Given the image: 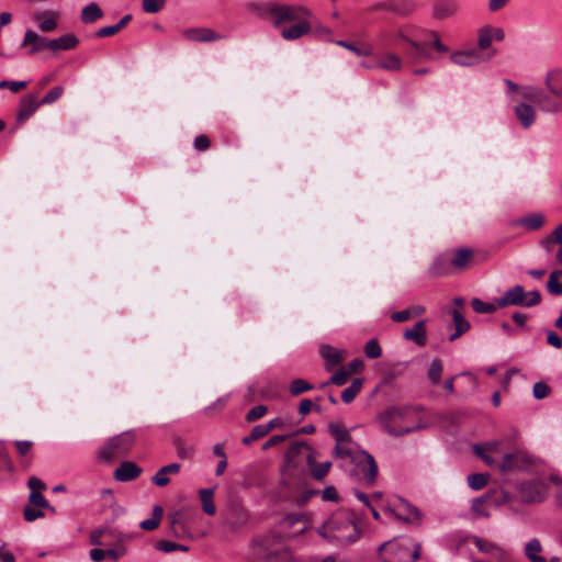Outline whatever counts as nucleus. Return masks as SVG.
<instances>
[{"mask_svg":"<svg viewBox=\"0 0 562 562\" xmlns=\"http://www.w3.org/2000/svg\"><path fill=\"white\" fill-rule=\"evenodd\" d=\"M313 451H314V449L306 442H293L288 448V451L285 453V459H286L288 463H295V458L302 454L307 460V457Z\"/></svg>","mask_w":562,"mask_h":562,"instance_id":"27","label":"nucleus"},{"mask_svg":"<svg viewBox=\"0 0 562 562\" xmlns=\"http://www.w3.org/2000/svg\"><path fill=\"white\" fill-rule=\"evenodd\" d=\"M395 514L398 519L409 522L419 521L422 518V514L418 508L404 501H401V503L397 505Z\"/></svg>","mask_w":562,"mask_h":562,"instance_id":"25","label":"nucleus"},{"mask_svg":"<svg viewBox=\"0 0 562 562\" xmlns=\"http://www.w3.org/2000/svg\"><path fill=\"white\" fill-rule=\"evenodd\" d=\"M336 44L355 53L357 56H371L372 55V48L370 46L358 47L355 44L347 42V41H337Z\"/></svg>","mask_w":562,"mask_h":562,"instance_id":"45","label":"nucleus"},{"mask_svg":"<svg viewBox=\"0 0 562 562\" xmlns=\"http://www.w3.org/2000/svg\"><path fill=\"white\" fill-rule=\"evenodd\" d=\"M50 50H71L76 48L79 44L78 37L72 33L64 34L57 38H52L49 41Z\"/></svg>","mask_w":562,"mask_h":562,"instance_id":"24","label":"nucleus"},{"mask_svg":"<svg viewBox=\"0 0 562 562\" xmlns=\"http://www.w3.org/2000/svg\"><path fill=\"white\" fill-rule=\"evenodd\" d=\"M471 305H472V308L474 310V312H476L479 314H491V313H494L496 311V308L498 307L496 302L494 304L486 303L480 299H473L471 301Z\"/></svg>","mask_w":562,"mask_h":562,"instance_id":"42","label":"nucleus"},{"mask_svg":"<svg viewBox=\"0 0 562 562\" xmlns=\"http://www.w3.org/2000/svg\"><path fill=\"white\" fill-rule=\"evenodd\" d=\"M312 19L313 18H306L304 20L297 21L296 23L290 26H283L281 30V36L285 41H294L304 36L312 30Z\"/></svg>","mask_w":562,"mask_h":562,"instance_id":"16","label":"nucleus"},{"mask_svg":"<svg viewBox=\"0 0 562 562\" xmlns=\"http://www.w3.org/2000/svg\"><path fill=\"white\" fill-rule=\"evenodd\" d=\"M41 106V102L34 94H27L21 99L16 112V122L23 124Z\"/></svg>","mask_w":562,"mask_h":562,"instance_id":"15","label":"nucleus"},{"mask_svg":"<svg viewBox=\"0 0 562 562\" xmlns=\"http://www.w3.org/2000/svg\"><path fill=\"white\" fill-rule=\"evenodd\" d=\"M546 218L542 213H530L518 220L517 224L525 227L528 231H537L542 227Z\"/></svg>","mask_w":562,"mask_h":562,"instance_id":"29","label":"nucleus"},{"mask_svg":"<svg viewBox=\"0 0 562 562\" xmlns=\"http://www.w3.org/2000/svg\"><path fill=\"white\" fill-rule=\"evenodd\" d=\"M155 548L157 550L166 552V553H170V552H173L176 550L188 551V547L187 546L179 544V543L171 542V541H166V540L158 541L156 543Z\"/></svg>","mask_w":562,"mask_h":562,"instance_id":"47","label":"nucleus"},{"mask_svg":"<svg viewBox=\"0 0 562 562\" xmlns=\"http://www.w3.org/2000/svg\"><path fill=\"white\" fill-rule=\"evenodd\" d=\"M199 495L203 512L210 516H213L216 512L213 502L214 491L212 488H202L200 490Z\"/></svg>","mask_w":562,"mask_h":562,"instance_id":"31","label":"nucleus"},{"mask_svg":"<svg viewBox=\"0 0 562 562\" xmlns=\"http://www.w3.org/2000/svg\"><path fill=\"white\" fill-rule=\"evenodd\" d=\"M364 353L370 359H376L381 356L382 349L376 339H370L364 346Z\"/></svg>","mask_w":562,"mask_h":562,"instance_id":"48","label":"nucleus"},{"mask_svg":"<svg viewBox=\"0 0 562 562\" xmlns=\"http://www.w3.org/2000/svg\"><path fill=\"white\" fill-rule=\"evenodd\" d=\"M442 373V363L440 359H434L427 371V376L432 384H439Z\"/></svg>","mask_w":562,"mask_h":562,"instance_id":"38","label":"nucleus"},{"mask_svg":"<svg viewBox=\"0 0 562 562\" xmlns=\"http://www.w3.org/2000/svg\"><path fill=\"white\" fill-rule=\"evenodd\" d=\"M362 387V379H355L351 384L345 389L341 393V400L344 403H351L359 394Z\"/></svg>","mask_w":562,"mask_h":562,"instance_id":"36","label":"nucleus"},{"mask_svg":"<svg viewBox=\"0 0 562 562\" xmlns=\"http://www.w3.org/2000/svg\"><path fill=\"white\" fill-rule=\"evenodd\" d=\"M412 317V310H402L398 312H394L391 315V319L397 323H403L408 321Z\"/></svg>","mask_w":562,"mask_h":562,"instance_id":"60","label":"nucleus"},{"mask_svg":"<svg viewBox=\"0 0 562 562\" xmlns=\"http://www.w3.org/2000/svg\"><path fill=\"white\" fill-rule=\"evenodd\" d=\"M493 55L494 52L488 54L487 57H484V55L479 50L469 49L451 54L450 59L453 64L458 66L470 67L491 58Z\"/></svg>","mask_w":562,"mask_h":562,"instance_id":"13","label":"nucleus"},{"mask_svg":"<svg viewBox=\"0 0 562 562\" xmlns=\"http://www.w3.org/2000/svg\"><path fill=\"white\" fill-rule=\"evenodd\" d=\"M27 486L30 487L31 492H40V493L46 488V484L36 476H31L27 480Z\"/></svg>","mask_w":562,"mask_h":562,"instance_id":"59","label":"nucleus"},{"mask_svg":"<svg viewBox=\"0 0 562 562\" xmlns=\"http://www.w3.org/2000/svg\"><path fill=\"white\" fill-rule=\"evenodd\" d=\"M29 501L33 506H36L38 508L49 507L48 502L40 492H31V494L29 496Z\"/></svg>","mask_w":562,"mask_h":562,"instance_id":"54","label":"nucleus"},{"mask_svg":"<svg viewBox=\"0 0 562 562\" xmlns=\"http://www.w3.org/2000/svg\"><path fill=\"white\" fill-rule=\"evenodd\" d=\"M514 114L522 128H530L537 119V112L535 106L527 102L517 103L514 109Z\"/></svg>","mask_w":562,"mask_h":562,"instance_id":"14","label":"nucleus"},{"mask_svg":"<svg viewBox=\"0 0 562 562\" xmlns=\"http://www.w3.org/2000/svg\"><path fill=\"white\" fill-rule=\"evenodd\" d=\"M125 554L124 547H116L113 549L105 550V558L111 559L112 561H116L121 559Z\"/></svg>","mask_w":562,"mask_h":562,"instance_id":"61","label":"nucleus"},{"mask_svg":"<svg viewBox=\"0 0 562 562\" xmlns=\"http://www.w3.org/2000/svg\"><path fill=\"white\" fill-rule=\"evenodd\" d=\"M103 15V12L98 3L91 2L88 5H86L81 11V21L85 24L93 23L97 20L101 19Z\"/></svg>","mask_w":562,"mask_h":562,"instance_id":"30","label":"nucleus"},{"mask_svg":"<svg viewBox=\"0 0 562 562\" xmlns=\"http://www.w3.org/2000/svg\"><path fill=\"white\" fill-rule=\"evenodd\" d=\"M49 38L38 35L33 30H27L24 33V38L22 41V46H30L29 53L31 55L36 54L46 48L50 49Z\"/></svg>","mask_w":562,"mask_h":562,"instance_id":"17","label":"nucleus"},{"mask_svg":"<svg viewBox=\"0 0 562 562\" xmlns=\"http://www.w3.org/2000/svg\"><path fill=\"white\" fill-rule=\"evenodd\" d=\"M169 474L166 473V470L160 468L156 474L151 477V482L156 484L157 486H166L169 484L170 479L168 476Z\"/></svg>","mask_w":562,"mask_h":562,"instance_id":"55","label":"nucleus"},{"mask_svg":"<svg viewBox=\"0 0 562 562\" xmlns=\"http://www.w3.org/2000/svg\"><path fill=\"white\" fill-rule=\"evenodd\" d=\"M330 434L335 437L336 443L351 442V437L348 430L341 428L337 424L328 426Z\"/></svg>","mask_w":562,"mask_h":562,"instance_id":"41","label":"nucleus"},{"mask_svg":"<svg viewBox=\"0 0 562 562\" xmlns=\"http://www.w3.org/2000/svg\"><path fill=\"white\" fill-rule=\"evenodd\" d=\"M162 514H164L162 507L156 505L153 509V517L149 519L143 520L139 524V527L143 530H148V531L155 530L159 526Z\"/></svg>","mask_w":562,"mask_h":562,"instance_id":"34","label":"nucleus"},{"mask_svg":"<svg viewBox=\"0 0 562 562\" xmlns=\"http://www.w3.org/2000/svg\"><path fill=\"white\" fill-rule=\"evenodd\" d=\"M267 434L261 425H257L252 428L249 436L243 438V443L249 445L250 442L265 437Z\"/></svg>","mask_w":562,"mask_h":562,"instance_id":"53","label":"nucleus"},{"mask_svg":"<svg viewBox=\"0 0 562 562\" xmlns=\"http://www.w3.org/2000/svg\"><path fill=\"white\" fill-rule=\"evenodd\" d=\"M170 522H171L172 529L176 533L179 530H182L183 529L182 513L177 512V513L170 515Z\"/></svg>","mask_w":562,"mask_h":562,"instance_id":"62","label":"nucleus"},{"mask_svg":"<svg viewBox=\"0 0 562 562\" xmlns=\"http://www.w3.org/2000/svg\"><path fill=\"white\" fill-rule=\"evenodd\" d=\"M550 393V387L543 382H537L533 384L532 394L535 398L542 400L546 398Z\"/></svg>","mask_w":562,"mask_h":562,"instance_id":"52","label":"nucleus"},{"mask_svg":"<svg viewBox=\"0 0 562 562\" xmlns=\"http://www.w3.org/2000/svg\"><path fill=\"white\" fill-rule=\"evenodd\" d=\"M318 535L339 548L355 543L361 531L355 520L346 514H336L319 529Z\"/></svg>","mask_w":562,"mask_h":562,"instance_id":"2","label":"nucleus"},{"mask_svg":"<svg viewBox=\"0 0 562 562\" xmlns=\"http://www.w3.org/2000/svg\"><path fill=\"white\" fill-rule=\"evenodd\" d=\"M58 19L59 13L56 11H42L35 14V20L38 21V29L44 33L55 31Z\"/></svg>","mask_w":562,"mask_h":562,"instance_id":"21","label":"nucleus"},{"mask_svg":"<svg viewBox=\"0 0 562 562\" xmlns=\"http://www.w3.org/2000/svg\"><path fill=\"white\" fill-rule=\"evenodd\" d=\"M376 67L386 71H400L403 67V60L397 54L385 52L376 55Z\"/></svg>","mask_w":562,"mask_h":562,"instance_id":"19","label":"nucleus"},{"mask_svg":"<svg viewBox=\"0 0 562 562\" xmlns=\"http://www.w3.org/2000/svg\"><path fill=\"white\" fill-rule=\"evenodd\" d=\"M547 288L548 291L553 295L562 294V283L558 280H548Z\"/></svg>","mask_w":562,"mask_h":562,"instance_id":"64","label":"nucleus"},{"mask_svg":"<svg viewBox=\"0 0 562 562\" xmlns=\"http://www.w3.org/2000/svg\"><path fill=\"white\" fill-rule=\"evenodd\" d=\"M166 4V0H143V10L146 13H157Z\"/></svg>","mask_w":562,"mask_h":562,"instance_id":"50","label":"nucleus"},{"mask_svg":"<svg viewBox=\"0 0 562 562\" xmlns=\"http://www.w3.org/2000/svg\"><path fill=\"white\" fill-rule=\"evenodd\" d=\"M374 10H387L398 14H406L409 10L402 9L401 3L396 0H387L373 7Z\"/></svg>","mask_w":562,"mask_h":562,"instance_id":"46","label":"nucleus"},{"mask_svg":"<svg viewBox=\"0 0 562 562\" xmlns=\"http://www.w3.org/2000/svg\"><path fill=\"white\" fill-rule=\"evenodd\" d=\"M142 473V469L132 461H124L114 471L113 476L119 482H128L135 480Z\"/></svg>","mask_w":562,"mask_h":562,"instance_id":"18","label":"nucleus"},{"mask_svg":"<svg viewBox=\"0 0 562 562\" xmlns=\"http://www.w3.org/2000/svg\"><path fill=\"white\" fill-rule=\"evenodd\" d=\"M26 81H0V89L9 88L12 92H19L21 89L26 87Z\"/></svg>","mask_w":562,"mask_h":562,"instance_id":"58","label":"nucleus"},{"mask_svg":"<svg viewBox=\"0 0 562 562\" xmlns=\"http://www.w3.org/2000/svg\"><path fill=\"white\" fill-rule=\"evenodd\" d=\"M267 411H268V408L266 405H257L248 411V413L246 414V420L247 422L257 420V419L261 418L262 416H265L267 414Z\"/></svg>","mask_w":562,"mask_h":562,"instance_id":"51","label":"nucleus"},{"mask_svg":"<svg viewBox=\"0 0 562 562\" xmlns=\"http://www.w3.org/2000/svg\"><path fill=\"white\" fill-rule=\"evenodd\" d=\"M425 321H418L412 328H406L403 337L406 340L414 341L418 346H425L427 342Z\"/></svg>","mask_w":562,"mask_h":562,"instance_id":"22","label":"nucleus"},{"mask_svg":"<svg viewBox=\"0 0 562 562\" xmlns=\"http://www.w3.org/2000/svg\"><path fill=\"white\" fill-rule=\"evenodd\" d=\"M193 145L198 151H204L210 148L211 142L205 134H200L194 138Z\"/></svg>","mask_w":562,"mask_h":562,"instance_id":"56","label":"nucleus"},{"mask_svg":"<svg viewBox=\"0 0 562 562\" xmlns=\"http://www.w3.org/2000/svg\"><path fill=\"white\" fill-rule=\"evenodd\" d=\"M313 385L303 379H294L289 386V391L293 396H297L304 392L313 390Z\"/></svg>","mask_w":562,"mask_h":562,"instance_id":"40","label":"nucleus"},{"mask_svg":"<svg viewBox=\"0 0 562 562\" xmlns=\"http://www.w3.org/2000/svg\"><path fill=\"white\" fill-rule=\"evenodd\" d=\"M542 547L538 539L533 538L529 542L526 543L525 554L531 562L542 561V557L539 555Z\"/></svg>","mask_w":562,"mask_h":562,"instance_id":"35","label":"nucleus"},{"mask_svg":"<svg viewBox=\"0 0 562 562\" xmlns=\"http://www.w3.org/2000/svg\"><path fill=\"white\" fill-rule=\"evenodd\" d=\"M32 445H33L32 441H29V440H16V441H14V446L16 447L18 452L21 456L27 454L31 451Z\"/></svg>","mask_w":562,"mask_h":562,"instance_id":"63","label":"nucleus"},{"mask_svg":"<svg viewBox=\"0 0 562 562\" xmlns=\"http://www.w3.org/2000/svg\"><path fill=\"white\" fill-rule=\"evenodd\" d=\"M541 294L538 290L526 292L522 285H515L507 291L504 295L496 299V304L499 308L506 306H521V307H533L540 304Z\"/></svg>","mask_w":562,"mask_h":562,"instance_id":"5","label":"nucleus"},{"mask_svg":"<svg viewBox=\"0 0 562 562\" xmlns=\"http://www.w3.org/2000/svg\"><path fill=\"white\" fill-rule=\"evenodd\" d=\"M183 38L190 42L210 43L223 38V36L209 27H189L181 32Z\"/></svg>","mask_w":562,"mask_h":562,"instance_id":"12","label":"nucleus"},{"mask_svg":"<svg viewBox=\"0 0 562 562\" xmlns=\"http://www.w3.org/2000/svg\"><path fill=\"white\" fill-rule=\"evenodd\" d=\"M276 27H282L285 23H296L306 18H313L310 10L302 5H279L270 11Z\"/></svg>","mask_w":562,"mask_h":562,"instance_id":"8","label":"nucleus"},{"mask_svg":"<svg viewBox=\"0 0 562 562\" xmlns=\"http://www.w3.org/2000/svg\"><path fill=\"white\" fill-rule=\"evenodd\" d=\"M533 462L535 459L530 454L522 450H517L513 453L504 454L498 468L503 472L524 470L532 465Z\"/></svg>","mask_w":562,"mask_h":562,"instance_id":"10","label":"nucleus"},{"mask_svg":"<svg viewBox=\"0 0 562 562\" xmlns=\"http://www.w3.org/2000/svg\"><path fill=\"white\" fill-rule=\"evenodd\" d=\"M471 541L480 552L488 554L497 562H515L506 549L493 541L485 540L477 536H472Z\"/></svg>","mask_w":562,"mask_h":562,"instance_id":"9","label":"nucleus"},{"mask_svg":"<svg viewBox=\"0 0 562 562\" xmlns=\"http://www.w3.org/2000/svg\"><path fill=\"white\" fill-rule=\"evenodd\" d=\"M543 85L546 91L538 87H526L522 98L544 113L562 112V67L549 69L543 77Z\"/></svg>","mask_w":562,"mask_h":562,"instance_id":"1","label":"nucleus"},{"mask_svg":"<svg viewBox=\"0 0 562 562\" xmlns=\"http://www.w3.org/2000/svg\"><path fill=\"white\" fill-rule=\"evenodd\" d=\"M487 481L488 474L484 473H473L468 476V484L474 491L483 488L487 484Z\"/></svg>","mask_w":562,"mask_h":562,"instance_id":"43","label":"nucleus"},{"mask_svg":"<svg viewBox=\"0 0 562 562\" xmlns=\"http://www.w3.org/2000/svg\"><path fill=\"white\" fill-rule=\"evenodd\" d=\"M400 37L406 41L412 47V52H408L407 54L413 59L414 63L428 60L431 58L430 53L426 50L423 44L416 41L408 40L404 35H400Z\"/></svg>","mask_w":562,"mask_h":562,"instance_id":"28","label":"nucleus"},{"mask_svg":"<svg viewBox=\"0 0 562 562\" xmlns=\"http://www.w3.org/2000/svg\"><path fill=\"white\" fill-rule=\"evenodd\" d=\"M518 497L522 503H540L547 497V488L539 482H524L519 486Z\"/></svg>","mask_w":562,"mask_h":562,"instance_id":"11","label":"nucleus"},{"mask_svg":"<svg viewBox=\"0 0 562 562\" xmlns=\"http://www.w3.org/2000/svg\"><path fill=\"white\" fill-rule=\"evenodd\" d=\"M419 554L420 543L408 537L394 538L379 547L383 562H415Z\"/></svg>","mask_w":562,"mask_h":562,"instance_id":"3","label":"nucleus"},{"mask_svg":"<svg viewBox=\"0 0 562 562\" xmlns=\"http://www.w3.org/2000/svg\"><path fill=\"white\" fill-rule=\"evenodd\" d=\"M473 257V251L470 248H458L452 251L450 259L451 267L457 270H464Z\"/></svg>","mask_w":562,"mask_h":562,"instance_id":"26","label":"nucleus"},{"mask_svg":"<svg viewBox=\"0 0 562 562\" xmlns=\"http://www.w3.org/2000/svg\"><path fill=\"white\" fill-rule=\"evenodd\" d=\"M334 454L337 458L350 459L351 462L356 460H364L369 468V479L372 480L378 475V464L374 458L367 451L352 448L350 442L336 443Z\"/></svg>","mask_w":562,"mask_h":562,"instance_id":"7","label":"nucleus"},{"mask_svg":"<svg viewBox=\"0 0 562 562\" xmlns=\"http://www.w3.org/2000/svg\"><path fill=\"white\" fill-rule=\"evenodd\" d=\"M317 451L314 450L308 457H307V460H306V463L308 465V469L311 471V474L312 476L317 480V481H321L323 480L330 467H331V462L330 461H326V462H323V463H317L316 462V459H317Z\"/></svg>","mask_w":562,"mask_h":562,"instance_id":"20","label":"nucleus"},{"mask_svg":"<svg viewBox=\"0 0 562 562\" xmlns=\"http://www.w3.org/2000/svg\"><path fill=\"white\" fill-rule=\"evenodd\" d=\"M493 41V27L485 26L480 29L477 45L481 50L487 49Z\"/></svg>","mask_w":562,"mask_h":562,"instance_id":"39","label":"nucleus"},{"mask_svg":"<svg viewBox=\"0 0 562 562\" xmlns=\"http://www.w3.org/2000/svg\"><path fill=\"white\" fill-rule=\"evenodd\" d=\"M487 496H482L474 498L472 501L471 509L475 517H488L490 513L485 508V503L487 502Z\"/></svg>","mask_w":562,"mask_h":562,"instance_id":"44","label":"nucleus"},{"mask_svg":"<svg viewBox=\"0 0 562 562\" xmlns=\"http://www.w3.org/2000/svg\"><path fill=\"white\" fill-rule=\"evenodd\" d=\"M319 353L324 358L327 369L339 364L345 359L344 350L334 348L329 345L321 346Z\"/></svg>","mask_w":562,"mask_h":562,"instance_id":"23","label":"nucleus"},{"mask_svg":"<svg viewBox=\"0 0 562 562\" xmlns=\"http://www.w3.org/2000/svg\"><path fill=\"white\" fill-rule=\"evenodd\" d=\"M135 442V434L132 430L124 431L110 438L99 450L101 461L109 462L116 457L125 456Z\"/></svg>","mask_w":562,"mask_h":562,"instance_id":"6","label":"nucleus"},{"mask_svg":"<svg viewBox=\"0 0 562 562\" xmlns=\"http://www.w3.org/2000/svg\"><path fill=\"white\" fill-rule=\"evenodd\" d=\"M407 409L400 407H391L378 415L376 420L380 427L393 437H401L417 429L422 426H411L406 424Z\"/></svg>","mask_w":562,"mask_h":562,"instance_id":"4","label":"nucleus"},{"mask_svg":"<svg viewBox=\"0 0 562 562\" xmlns=\"http://www.w3.org/2000/svg\"><path fill=\"white\" fill-rule=\"evenodd\" d=\"M349 376H350V371H348L346 368H340L330 376V379L327 382L323 383L321 386L325 387L329 384H335V385L341 386V385L346 384Z\"/></svg>","mask_w":562,"mask_h":562,"instance_id":"37","label":"nucleus"},{"mask_svg":"<svg viewBox=\"0 0 562 562\" xmlns=\"http://www.w3.org/2000/svg\"><path fill=\"white\" fill-rule=\"evenodd\" d=\"M452 318L456 325V333L449 337V340L451 341L457 339L460 335L470 329L469 322L462 316V314L459 311L454 310L452 312Z\"/></svg>","mask_w":562,"mask_h":562,"instance_id":"33","label":"nucleus"},{"mask_svg":"<svg viewBox=\"0 0 562 562\" xmlns=\"http://www.w3.org/2000/svg\"><path fill=\"white\" fill-rule=\"evenodd\" d=\"M450 266V259H447L445 256H439L430 266L429 274L432 277L445 276L449 272Z\"/></svg>","mask_w":562,"mask_h":562,"instance_id":"32","label":"nucleus"},{"mask_svg":"<svg viewBox=\"0 0 562 562\" xmlns=\"http://www.w3.org/2000/svg\"><path fill=\"white\" fill-rule=\"evenodd\" d=\"M64 93V88L61 86H56L50 89L45 97L40 101L42 104H52L57 101Z\"/></svg>","mask_w":562,"mask_h":562,"instance_id":"49","label":"nucleus"},{"mask_svg":"<svg viewBox=\"0 0 562 562\" xmlns=\"http://www.w3.org/2000/svg\"><path fill=\"white\" fill-rule=\"evenodd\" d=\"M23 516L26 521H34L38 518H43L44 513L40 509H35L31 506H26L23 510Z\"/></svg>","mask_w":562,"mask_h":562,"instance_id":"57","label":"nucleus"}]
</instances>
